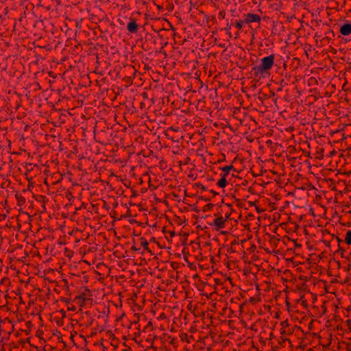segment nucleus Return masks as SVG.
Here are the masks:
<instances>
[{
	"label": "nucleus",
	"instance_id": "f257e3e1",
	"mask_svg": "<svg viewBox=\"0 0 351 351\" xmlns=\"http://www.w3.org/2000/svg\"><path fill=\"white\" fill-rule=\"evenodd\" d=\"M217 52L210 53L208 54V63L207 67H206V72L208 71L209 77L213 75V80H215L210 84L211 87L208 90V100L210 101V104L216 103L219 105V101L218 100L217 89L219 87V81L216 80L219 75V71H218L219 62L217 60Z\"/></svg>",
	"mask_w": 351,
	"mask_h": 351
},
{
	"label": "nucleus",
	"instance_id": "f03ea898",
	"mask_svg": "<svg viewBox=\"0 0 351 351\" xmlns=\"http://www.w3.org/2000/svg\"><path fill=\"white\" fill-rule=\"evenodd\" d=\"M203 320L208 330L206 337L204 339L206 345H212L219 341L218 326L219 324V313H203Z\"/></svg>",
	"mask_w": 351,
	"mask_h": 351
},
{
	"label": "nucleus",
	"instance_id": "7ed1b4c3",
	"mask_svg": "<svg viewBox=\"0 0 351 351\" xmlns=\"http://www.w3.org/2000/svg\"><path fill=\"white\" fill-rule=\"evenodd\" d=\"M224 282H221V307L223 308V312L221 313V315H227L228 317L232 313V306L228 305L234 302V298L231 296L232 292L228 285H224V283H228L230 288L232 289V282L229 277L224 276Z\"/></svg>",
	"mask_w": 351,
	"mask_h": 351
},
{
	"label": "nucleus",
	"instance_id": "20e7f679",
	"mask_svg": "<svg viewBox=\"0 0 351 351\" xmlns=\"http://www.w3.org/2000/svg\"><path fill=\"white\" fill-rule=\"evenodd\" d=\"M232 106L223 107L221 106V119L224 122H221V128L223 129V132L227 134L226 139L221 141V145L226 146L228 149H230L232 143L230 139L234 133L232 128L230 125L229 121L232 117Z\"/></svg>",
	"mask_w": 351,
	"mask_h": 351
},
{
	"label": "nucleus",
	"instance_id": "39448f33",
	"mask_svg": "<svg viewBox=\"0 0 351 351\" xmlns=\"http://www.w3.org/2000/svg\"><path fill=\"white\" fill-rule=\"evenodd\" d=\"M205 17L208 27L206 36L208 39L210 40V43H213V45H215L217 44L219 38L217 19L213 15H206Z\"/></svg>",
	"mask_w": 351,
	"mask_h": 351
},
{
	"label": "nucleus",
	"instance_id": "423d86ee",
	"mask_svg": "<svg viewBox=\"0 0 351 351\" xmlns=\"http://www.w3.org/2000/svg\"><path fill=\"white\" fill-rule=\"evenodd\" d=\"M152 29L158 33V37L168 43L169 37L175 35L176 28L167 20L165 19V23L162 25V28L157 29L154 25H152Z\"/></svg>",
	"mask_w": 351,
	"mask_h": 351
},
{
	"label": "nucleus",
	"instance_id": "0eeeda50",
	"mask_svg": "<svg viewBox=\"0 0 351 351\" xmlns=\"http://www.w3.org/2000/svg\"><path fill=\"white\" fill-rule=\"evenodd\" d=\"M215 284L214 285L213 287L215 291L210 293L209 295H207V298L208 300H210V302L208 303V310L205 313H214V315H217V285H219V278H215L213 279Z\"/></svg>",
	"mask_w": 351,
	"mask_h": 351
},
{
	"label": "nucleus",
	"instance_id": "6e6552de",
	"mask_svg": "<svg viewBox=\"0 0 351 351\" xmlns=\"http://www.w3.org/2000/svg\"><path fill=\"white\" fill-rule=\"evenodd\" d=\"M221 188H223L235 176L234 173L237 172V170L231 164L221 167Z\"/></svg>",
	"mask_w": 351,
	"mask_h": 351
},
{
	"label": "nucleus",
	"instance_id": "1a4fd4ad",
	"mask_svg": "<svg viewBox=\"0 0 351 351\" xmlns=\"http://www.w3.org/2000/svg\"><path fill=\"white\" fill-rule=\"evenodd\" d=\"M210 112L209 117H208V121L209 123V128L206 127V129L213 130V126L217 128L219 122V105L216 103L210 104L209 107Z\"/></svg>",
	"mask_w": 351,
	"mask_h": 351
},
{
	"label": "nucleus",
	"instance_id": "9d476101",
	"mask_svg": "<svg viewBox=\"0 0 351 351\" xmlns=\"http://www.w3.org/2000/svg\"><path fill=\"white\" fill-rule=\"evenodd\" d=\"M274 54L265 56L261 60V64L253 68L256 73H263L271 69L274 63Z\"/></svg>",
	"mask_w": 351,
	"mask_h": 351
},
{
	"label": "nucleus",
	"instance_id": "9b49d317",
	"mask_svg": "<svg viewBox=\"0 0 351 351\" xmlns=\"http://www.w3.org/2000/svg\"><path fill=\"white\" fill-rule=\"evenodd\" d=\"M232 208L230 204H224L223 199L221 200V229L225 227L226 223L228 222V219L232 214Z\"/></svg>",
	"mask_w": 351,
	"mask_h": 351
},
{
	"label": "nucleus",
	"instance_id": "f8f14e48",
	"mask_svg": "<svg viewBox=\"0 0 351 351\" xmlns=\"http://www.w3.org/2000/svg\"><path fill=\"white\" fill-rule=\"evenodd\" d=\"M221 234L226 236L223 247H221V249L226 250L227 252H232L233 250L229 245H232L236 243V239L234 236L233 234H228V232L226 230H221Z\"/></svg>",
	"mask_w": 351,
	"mask_h": 351
},
{
	"label": "nucleus",
	"instance_id": "ddd939ff",
	"mask_svg": "<svg viewBox=\"0 0 351 351\" xmlns=\"http://www.w3.org/2000/svg\"><path fill=\"white\" fill-rule=\"evenodd\" d=\"M206 245L210 247V250L215 252L216 256L219 257V241L217 235H215L212 239H209L206 243Z\"/></svg>",
	"mask_w": 351,
	"mask_h": 351
},
{
	"label": "nucleus",
	"instance_id": "4468645a",
	"mask_svg": "<svg viewBox=\"0 0 351 351\" xmlns=\"http://www.w3.org/2000/svg\"><path fill=\"white\" fill-rule=\"evenodd\" d=\"M138 25L134 18H130V21L127 24V30L132 34H135L138 30Z\"/></svg>",
	"mask_w": 351,
	"mask_h": 351
},
{
	"label": "nucleus",
	"instance_id": "2eb2a0df",
	"mask_svg": "<svg viewBox=\"0 0 351 351\" xmlns=\"http://www.w3.org/2000/svg\"><path fill=\"white\" fill-rule=\"evenodd\" d=\"M261 16L256 14L248 13L245 15V19L244 20L245 23H250L252 22H260Z\"/></svg>",
	"mask_w": 351,
	"mask_h": 351
},
{
	"label": "nucleus",
	"instance_id": "dca6fc26",
	"mask_svg": "<svg viewBox=\"0 0 351 351\" xmlns=\"http://www.w3.org/2000/svg\"><path fill=\"white\" fill-rule=\"evenodd\" d=\"M339 32L343 36H348L351 34V23H346L341 25Z\"/></svg>",
	"mask_w": 351,
	"mask_h": 351
},
{
	"label": "nucleus",
	"instance_id": "f3484780",
	"mask_svg": "<svg viewBox=\"0 0 351 351\" xmlns=\"http://www.w3.org/2000/svg\"><path fill=\"white\" fill-rule=\"evenodd\" d=\"M75 300H80V306L83 307L85 306L87 301H92L93 299L86 298V294L84 293H82L80 295L75 296Z\"/></svg>",
	"mask_w": 351,
	"mask_h": 351
},
{
	"label": "nucleus",
	"instance_id": "a211bd4d",
	"mask_svg": "<svg viewBox=\"0 0 351 351\" xmlns=\"http://www.w3.org/2000/svg\"><path fill=\"white\" fill-rule=\"evenodd\" d=\"M215 219L213 222H208V223L213 226V230L219 231V215L215 214Z\"/></svg>",
	"mask_w": 351,
	"mask_h": 351
},
{
	"label": "nucleus",
	"instance_id": "6ab92c4d",
	"mask_svg": "<svg viewBox=\"0 0 351 351\" xmlns=\"http://www.w3.org/2000/svg\"><path fill=\"white\" fill-rule=\"evenodd\" d=\"M210 133H213L214 134L217 135L216 136H213L211 137V143L213 145H216L217 146H219V132H214V131H210Z\"/></svg>",
	"mask_w": 351,
	"mask_h": 351
},
{
	"label": "nucleus",
	"instance_id": "aec40b11",
	"mask_svg": "<svg viewBox=\"0 0 351 351\" xmlns=\"http://www.w3.org/2000/svg\"><path fill=\"white\" fill-rule=\"evenodd\" d=\"M154 103V98H151V101H143L140 103V108L141 109L150 107Z\"/></svg>",
	"mask_w": 351,
	"mask_h": 351
},
{
	"label": "nucleus",
	"instance_id": "412c9836",
	"mask_svg": "<svg viewBox=\"0 0 351 351\" xmlns=\"http://www.w3.org/2000/svg\"><path fill=\"white\" fill-rule=\"evenodd\" d=\"M141 245L143 246V247L144 248L145 250L147 251L151 254H153L152 252L151 251V250L148 247V245H149L148 242L147 241V240L144 237H141Z\"/></svg>",
	"mask_w": 351,
	"mask_h": 351
},
{
	"label": "nucleus",
	"instance_id": "4be33fe9",
	"mask_svg": "<svg viewBox=\"0 0 351 351\" xmlns=\"http://www.w3.org/2000/svg\"><path fill=\"white\" fill-rule=\"evenodd\" d=\"M219 341L218 342L214 343L212 345H207V351H219Z\"/></svg>",
	"mask_w": 351,
	"mask_h": 351
},
{
	"label": "nucleus",
	"instance_id": "5701e85b",
	"mask_svg": "<svg viewBox=\"0 0 351 351\" xmlns=\"http://www.w3.org/2000/svg\"><path fill=\"white\" fill-rule=\"evenodd\" d=\"M47 197L44 195L40 196L39 201L42 203V208L43 210L40 211L41 213H44L46 211L45 203H46Z\"/></svg>",
	"mask_w": 351,
	"mask_h": 351
},
{
	"label": "nucleus",
	"instance_id": "b1692460",
	"mask_svg": "<svg viewBox=\"0 0 351 351\" xmlns=\"http://www.w3.org/2000/svg\"><path fill=\"white\" fill-rule=\"evenodd\" d=\"M345 242L348 245H351V230L347 231L345 238Z\"/></svg>",
	"mask_w": 351,
	"mask_h": 351
},
{
	"label": "nucleus",
	"instance_id": "393cba45",
	"mask_svg": "<svg viewBox=\"0 0 351 351\" xmlns=\"http://www.w3.org/2000/svg\"><path fill=\"white\" fill-rule=\"evenodd\" d=\"M240 112L239 108H232V117H234L236 119L238 118L237 114Z\"/></svg>",
	"mask_w": 351,
	"mask_h": 351
},
{
	"label": "nucleus",
	"instance_id": "a878e982",
	"mask_svg": "<svg viewBox=\"0 0 351 351\" xmlns=\"http://www.w3.org/2000/svg\"><path fill=\"white\" fill-rule=\"evenodd\" d=\"M213 206H214L213 204H211V203L207 204L204 206L203 211L207 212V211L210 210Z\"/></svg>",
	"mask_w": 351,
	"mask_h": 351
},
{
	"label": "nucleus",
	"instance_id": "bb28decb",
	"mask_svg": "<svg viewBox=\"0 0 351 351\" xmlns=\"http://www.w3.org/2000/svg\"><path fill=\"white\" fill-rule=\"evenodd\" d=\"M230 321L225 319L224 321L221 320V327L223 328H227L228 326L229 325Z\"/></svg>",
	"mask_w": 351,
	"mask_h": 351
},
{
	"label": "nucleus",
	"instance_id": "cd10ccee",
	"mask_svg": "<svg viewBox=\"0 0 351 351\" xmlns=\"http://www.w3.org/2000/svg\"><path fill=\"white\" fill-rule=\"evenodd\" d=\"M243 23H245V21H242V20H239L238 21H236L235 22L236 27H237L239 29H241L242 28V27H243Z\"/></svg>",
	"mask_w": 351,
	"mask_h": 351
},
{
	"label": "nucleus",
	"instance_id": "c85d7f7f",
	"mask_svg": "<svg viewBox=\"0 0 351 351\" xmlns=\"http://www.w3.org/2000/svg\"><path fill=\"white\" fill-rule=\"evenodd\" d=\"M141 96L144 99V101H151V99L149 97V95L146 92H143L141 94Z\"/></svg>",
	"mask_w": 351,
	"mask_h": 351
},
{
	"label": "nucleus",
	"instance_id": "c756f323",
	"mask_svg": "<svg viewBox=\"0 0 351 351\" xmlns=\"http://www.w3.org/2000/svg\"><path fill=\"white\" fill-rule=\"evenodd\" d=\"M16 197L19 202H22L23 204L25 202V199L22 197L21 195L16 194Z\"/></svg>",
	"mask_w": 351,
	"mask_h": 351
},
{
	"label": "nucleus",
	"instance_id": "7c9ffc66",
	"mask_svg": "<svg viewBox=\"0 0 351 351\" xmlns=\"http://www.w3.org/2000/svg\"><path fill=\"white\" fill-rule=\"evenodd\" d=\"M221 343H222L223 347L228 346L230 343L228 340L225 341L224 339H221Z\"/></svg>",
	"mask_w": 351,
	"mask_h": 351
},
{
	"label": "nucleus",
	"instance_id": "2f4dec72",
	"mask_svg": "<svg viewBox=\"0 0 351 351\" xmlns=\"http://www.w3.org/2000/svg\"><path fill=\"white\" fill-rule=\"evenodd\" d=\"M216 8H219V0H210Z\"/></svg>",
	"mask_w": 351,
	"mask_h": 351
},
{
	"label": "nucleus",
	"instance_id": "473e14b6",
	"mask_svg": "<svg viewBox=\"0 0 351 351\" xmlns=\"http://www.w3.org/2000/svg\"><path fill=\"white\" fill-rule=\"evenodd\" d=\"M82 21V19L80 21H75V26H76L77 29H80L81 28Z\"/></svg>",
	"mask_w": 351,
	"mask_h": 351
},
{
	"label": "nucleus",
	"instance_id": "72a5a7b5",
	"mask_svg": "<svg viewBox=\"0 0 351 351\" xmlns=\"http://www.w3.org/2000/svg\"><path fill=\"white\" fill-rule=\"evenodd\" d=\"M26 326L27 328L29 329V331H31V328L32 327L33 324L31 321H28L26 322Z\"/></svg>",
	"mask_w": 351,
	"mask_h": 351
},
{
	"label": "nucleus",
	"instance_id": "f704fd0d",
	"mask_svg": "<svg viewBox=\"0 0 351 351\" xmlns=\"http://www.w3.org/2000/svg\"><path fill=\"white\" fill-rule=\"evenodd\" d=\"M226 138H227V134L226 133H223V131L221 132V141L226 139Z\"/></svg>",
	"mask_w": 351,
	"mask_h": 351
},
{
	"label": "nucleus",
	"instance_id": "c9c22d12",
	"mask_svg": "<svg viewBox=\"0 0 351 351\" xmlns=\"http://www.w3.org/2000/svg\"><path fill=\"white\" fill-rule=\"evenodd\" d=\"M215 254H214V255H210V263L212 264H215Z\"/></svg>",
	"mask_w": 351,
	"mask_h": 351
},
{
	"label": "nucleus",
	"instance_id": "e433bc0d",
	"mask_svg": "<svg viewBox=\"0 0 351 351\" xmlns=\"http://www.w3.org/2000/svg\"><path fill=\"white\" fill-rule=\"evenodd\" d=\"M227 26H228V23H227ZM230 29V26L226 27L224 29L226 31V33L229 35V36L231 37Z\"/></svg>",
	"mask_w": 351,
	"mask_h": 351
},
{
	"label": "nucleus",
	"instance_id": "4c0bfd02",
	"mask_svg": "<svg viewBox=\"0 0 351 351\" xmlns=\"http://www.w3.org/2000/svg\"><path fill=\"white\" fill-rule=\"evenodd\" d=\"M281 326L283 327V328H286L289 326V324H288V322L287 321H284V322H281Z\"/></svg>",
	"mask_w": 351,
	"mask_h": 351
},
{
	"label": "nucleus",
	"instance_id": "58836bf2",
	"mask_svg": "<svg viewBox=\"0 0 351 351\" xmlns=\"http://www.w3.org/2000/svg\"><path fill=\"white\" fill-rule=\"evenodd\" d=\"M43 333V332L41 330H38L36 331V336L38 337H40V336L42 335Z\"/></svg>",
	"mask_w": 351,
	"mask_h": 351
},
{
	"label": "nucleus",
	"instance_id": "ea45409f",
	"mask_svg": "<svg viewBox=\"0 0 351 351\" xmlns=\"http://www.w3.org/2000/svg\"><path fill=\"white\" fill-rule=\"evenodd\" d=\"M8 280H9V278H6V277L2 278L1 282H0V285L4 284L5 282V281H8Z\"/></svg>",
	"mask_w": 351,
	"mask_h": 351
},
{
	"label": "nucleus",
	"instance_id": "a19ab883",
	"mask_svg": "<svg viewBox=\"0 0 351 351\" xmlns=\"http://www.w3.org/2000/svg\"><path fill=\"white\" fill-rule=\"evenodd\" d=\"M338 250L340 251L342 254L345 251L344 249L340 245H338Z\"/></svg>",
	"mask_w": 351,
	"mask_h": 351
},
{
	"label": "nucleus",
	"instance_id": "79ce46f5",
	"mask_svg": "<svg viewBox=\"0 0 351 351\" xmlns=\"http://www.w3.org/2000/svg\"><path fill=\"white\" fill-rule=\"evenodd\" d=\"M221 162H223V161L226 160V156L224 154H221Z\"/></svg>",
	"mask_w": 351,
	"mask_h": 351
},
{
	"label": "nucleus",
	"instance_id": "37998d69",
	"mask_svg": "<svg viewBox=\"0 0 351 351\" xmlns=\"http://www.w3.org/2000/svg\"><path fill=\"white\" fill-rule=\"evenodd\" d=\"M230 335V333H228L227 331L226 332L223 333V331L222 329H221V335H220V337H222L223 335Z\"/></svg>",
	"mask_w": 351,
	"mask_h": 351
},
{
	"label": "nucleus",
	"instance_id": "c03bdc74",
	"mask_svg": "<svg viewBox=\"0 0 351 351\" xmlns=\"http://www.w3.org/2000/svg\"><path fill=\"white\" fill-rule=\"evenodd\" d=\"M197 186L198 188H200V189H202L203 190L206 189L204 186L202 184H201V183L197 184Z\"/></svg>",
	"mask_w": 351,
	"mask_h": 351
},
{
	"label": "nucleus",
	"instance_id": "a18cd8bd",
	"mask_svg": "<svg viewBox=\"0 0 351 351\" xmlns=\"http://www.w3.org/2000/svg\"><path fill=\"white\" fill-rule=\"evenodd\" d=\"M167 232L169 234V235H170V237H174V236H175V234H176V233H175V232H174V231H168Z\"/></svg>",
	"mask_w": 351,
	"mask_h": 351
},
{
	"label": "nucleus",
	"instance_id": "49530a36",
	"mask_svg": "<svg viewBox=\"0 0 351 351\" xmlns=\"http://www.w3.org/2000/svg\"><path fill=\"white\" fill-rule=\"evenodd\" d=\"M336 239L338 242V245H340V243L343 241L342 239H341L339 237L336 236Z\"/></svg>",
	"mask_w": 351,
	"mask_h": 351
},
{
	"label": "nucleus",
	"instance_id": "de8ad7c7",
	"mask_svg": "<svg viewBox=\"0 0 351 351\" xmlns=\"http://www.w3.org/2000/svg\"><path fill=\"white\" fill-rule=\"evenodd\" d=\"M131 249H132V250H133V251H139V250H140V248H137V247H136V246H134V245H132Z\"/></svg>",
	"mask_w": 351,
	"mask_h": 351
},
{
	"label": "nucleus",
	"instance_id": "09e8293b",
	"mask_svg": "<svg viewBox=\"0 0 351 351\" xmlns=\"http://www.w3.org/2000/svg\"><path fill=\"white\" fill-rule=\"evenodd\" d=\"M176 339L175 338H172V339L171 340L170 343L171 344H175L176 343Z\"/></svg>",
	"mask_w": 351,
	"mask_h": 351
},
{
	"label": "nucleus",
	"instance_id": "8fccbe9b",
	"mask_svg": "<svg viewBox=\"0 0 351 351\" xmlns=\"http://www.w3.org/2000/svg\"><path fill=\"white\" fill-rule=\"evenodd\" d=\"M128 69L132 70V71L135 70V69H134V66H132V65H129V66H128Z\"/></svg>",
	"mask_w": 351,
	"mask_h": 351
},
{
	"label": "nucleus",
	"instance_id": "3c124183",
	"mask_svg": "<svg viewBox=\"0 0 351 351\" xmlns=\"http://www.w3.org/2000/svg\"><path fill=\"white\" fill-rule=\"evenodd\" d=\"M220 15H221V18H224L225 17V13L223 12H222V11H221Z\"/></svg>",
	"mask_w": 351,
	"mask_h": 351
},
{
	"label": "nucleus",
	"instance_id": "603ef678",
	"mask_svg": "<svg viewBox=\"0 0 351 351\" xmlns=\"http://www.w3.org/2000/svg\"><path fill=\"white\" fill-rule=\"evenodd\" d=\"M210 193H213V194H214V195H217V194H218V193L215 192V191H213V190H210Z\"/></svg>",
	"mask_w": 351,
	"mask_h": 351
},
{
	"label": "nucleus",
	"instance_id": "864d4df0",
	"mask_svg": "<svg viewBox=\"0 0 351 351\" xmlns=\"http://www.w3.org/2000/svg\"><path fill=\"white\" fill-rule=\"evenodd\" d=\"M84 289H85V291L90 292V290L87 287H85Z\"/></svg>",
	"mask_w": 351,
	"mask_h": 351
},
{
	"label": "nucleus",
	"instance_id": "5fc2aeb1",
	"mask_svg": "<svg viewBox=\"0 0 351 351\" xmlns=\"http://www.w3.org/2000/svg\"><path fill=\"white\" fill-rule=\"evenodd\" d=\"M150 241L156 242V238H155V237H152V238L151 239Z\"/></svg>",
	"mask_w": 351,
	"mask_h": 351
},
{
	"label": "nucleus",
	"instance_id": "6e6d98bb",
	"mask_svg": "<svg viewBox=\"0 0 351 351\" xmlns=\"http://www.w3.org/2000/svg\"><path fill=\"white\" fill-rule=\"evenodd\" d=\"M250 302H255L256 300L254 298H250Z\"/></svg>",
	"mask_w": 351,
	"mask_h": 351
},
{
	"label": "nucleus",
	"instance_id": "4d7b16f0",
	"mask_svg": "<svg viewBox=\"0 0 351 351\" xmlns=\"http://www.w3.org/2000/svg\"><path fill=\"white\" fill-rule=\"evenodd\" d=\"M130 210L128 209V212H127L128 213H127L126 216H130V215H131V214L130 213Z\"/></svg>",
	"mask_w": 351,
	"mask_h": 351
},
{
	"label": "nucleus",
	"instance_id": "13d9d810",
	"mask_svg": "<svg viewBox=\"0 0 351 351\" xmlns=\"http://www.w3.org/2000/svg\"><path fill=\"white\" fill-rule=\"evenodd\" d=\"M136 191H134L132 196H136Z\"/></svg>",
	"mask_w": 351,
	"mask_h": 351
},
{
	"label": "nucleus",
	"instance_id": "bf43d9fd",
	"mask_svg": "<svg viewBox=\"0 0 351 351\" xmlns=\"http://www.w3.org/2000/svg\"><path fill=\"white\" fill-rule=\"evenodd\" d=\"M152 322H149L148 323V324H147V327H148L149 326H152Z\"/></svg>",
	"mask_w": 351,
	"mask_h": 351
},
{
	"label": "nucleus",
	"instance_id": "052dcab7",
	"mask_svg": "<svg viewBox=\"0 0 351 351\" xmlns=\"http://www.w3.org/2000/svg\"><path fill=\"white\" fill-rule=\"evenodd\" d=\"M157 6H158V9H159V10L162 9V6H160V5H157Z\"/></svg>",
	"mask_w": 351,
	"mask_h": 351
},
{
	"label": "nucleus",
	"instance_id": "680f3d73",
	"mask_svg": "<svg viewBox=\"0 0 351 351\" xmlns=\"http://www.w3.org/2000/svg\"><path fill=\"white\" fill-rule=\"evenodd\" d=\"M216 184L219 186V180H217Z\"/></svg>",
	"mask_w": 351,
	"mask_h": 351
},
{
	"label": "nucleus",
	"instance_id": "e2e57ef3",
	"mask_svg": "<svg viewBox=\"0 0 351 351\" xmlns=\"http://www.w3.org/2000/svg\"><path fill=\"white\" fill-rule=\"evenodd\" d=\"M285 330H283V331H282V332H280V334H281V335H283V334H285Z\"/></svg>",
	"mask_w": 351,
	"mask_h": 351
},
{
	"label": "nucleus",
	"instance_id": "0e129e2a",
	"mask_svg": "<svg viewBox=\"0 0 351 351\" xmlns=\"http://www.w3.org/2000/svg\"><path fill=\"white\" fill-rule=\"evenodd\" d=\"M29 332L30 331H29V330H25V332H26L27 335H28Z\"/></svg>",
	"mask_w": 351,
	"mask_h": 351
},
{
	"label": "nucleus",
	"instance_id": "69168bd1",
	"mask_svg": "<svg viewBox=\"0 0 351 351\" xmlns=\"http://www.w3.org/2000/svg\"><path fill=\"white\" fill-rule=\"evenodd\" d=\"M112 339H114L115 338V337H114V334H112Z\"/></svg>",
	"mask_w": 351,
	"mask_h": 351
},
{
	"label": "nucleus",
	"instance_id": "338daca9",
	"mask_svg": "<svg viewBox=\"0 0 351 351\" xmlns=\"http://www.w3.org/2000/svg\"><path fill=\"white\" fill-rule=\"evenodd\" d=\"M69 309L70 310V308H69ZM75 307H74V306H73V307H71V310H75Z\"/></svg>",
	"mask_w": 351,
	"mask_h": 351
},
{
	"label": "nucleus",
	"instance_id": "774afa93",
	"mask_svg": "<svg viewBox=\"0 0 351 351\" xmlns=\"http://www.w3.org/2000/svg\"><path fill=\"white\" fill-rule=\"evenodd\" d=\"M225 47V45H221V44L220 47Z\"/></svg>",
	"mask_w": 351,
	"mask_h": 351
}]
</instances>
